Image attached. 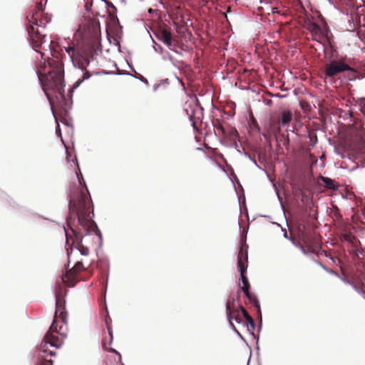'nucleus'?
I'll list each match as a JSON object with an SVG mask.
<instances>
[{
    "label": "nucleus",
    "mask_w": 365,
    "mask_h": 365,
    "mask_svg": "<svg viewBox=\"0 0 365 365\" xmlns=\"http://www.w3.org/2000/svg\"><path fill=\"white\" fill-rule=\"evenodd\" d=\"M78 178L79 184L81 186L83 184L85 187L75 189L70 195L67 226L75 235V239H71L72 245L75 246L82 255H88L89 249L81 243L82 235L77 230V226H81L86 232L96 230L99 235H101V233L91 215V213L93 215V210L91 211L93 205L88 190L83 176L81 175L80 178L78 175Z\"/></svg>",
    "instance_id": "f257e3e1"
},
{
    "label": "nucleus",
    "mask_w": 365,
    "mask_h": 365,
    "mask_svg": "<svg viewBox=\"0 0 365 365\" xmlns=\"http://www.w3.org/2000/svg\"><path fill=\"white\" fill-rule=\"evenodd\" d=\"M100 33L99 24L95 21H90L84 26L81 41L76 43H68V46L65 47L73 64L83 71L82 77L76 82V86L92 76L86 68L89 66L90 60L93 58L96 48L99 43Z\"/></svg>",
    "instance_id": "f03ea898"
},
{
    "label": "nucleus",
    "mask_w": 365,
    "mask_h": 365,
    "mask_svg": "<svg viewBox=\"0 0 365 365\" xmlns=\"http://www.w3.org/2000/svg\"><path fill=\"white\" fill-rule=\"evenodd\" d=\"M65 300L61 294L56 297V312L53 321L44 336L36 354V365H53L51 357L56 352L50 350L48 346L60 348L63 344L66 333L63 324L66 323Z\"/></svg>",
    "instance_id": "7ed1b4c3"
},
{
    "label": "nucleus",
    "mask_w": 365,
    "mask_h": 365,
    "mask_svg": "<svg viewBox=\"0 0 365 365\" xmlns=\"http://www.w3.org/2000/svg\"><path fill=\"white\" fill-rule=\"evenodd\" d=\"M51 52L52 58H48V66L45 62L40 64L37 74L45 95L53 104L55 100H65V84L63 61L56 51Z\"/></svg>",
    "instance_id": "20e7f679"
},
{
    "label": "nucleus",
    "mask_w": 365,
    "mask_h": 365,
    "mask_svg": "<svg viewBox=\"0 0 365 365\" xmlns=\"http://www.w3.org/2000/svg\"><path fill=\"white\" fill-rule=\"evenodd\" d=\"M51 16L44 13L41 2L37 3L32 13L27 16L28 25L26 27L29 41L32 48L41 54L44 58L45 53L39 51L45 42L46 35L43 34L40 29H44L51 21Z\"/></svg>",
    "instance_id": "39448f33"
},
{
    "label": "nucleus",
    "mask_w": 365,
    "mask_h": 365,
    "mask_svg": "<svg viewBox=\"0 0 365 365\" xmlns=\"http://www.w3.org/2000/svg\"><path fill=\"white\" fill-rule=\"evenodd\" d=\"M300 248L302 252L305 255L313 254L317 255L318 258L324 256L329 258L333 264L336 265L341 264L339 258L332 256L327 251L322 250L320 242L312 237H306L303 240V242L300 245Z\"/></svg>",
    "instance_id": "423d86ee"
},
{
    "label": "nucleus",
    "mask_w": 365,
    "mask_h": 365,
    "mask_svg": "<svg viewBox=\"0 0 365 365\" xmlns=\"http://www.w3.org/2000/svg\"><path fill=\"white\" fill-rule=\"evenodd\" d=\"M346 70H351V67L343 59H334L324 65V73L326 78L332 79Z\"/></svg>",
    "instance_id": "0eeeda50"
},
{
    "label": "nucleus",
    "mask_w": 365,
    "mask_h": 365,
    "mask_svg": "<svg viewBox=\"0 0 365 365\" xmlns=\"http://www.w3.org/2000/svg\"><path fill=\"white\" fill-rule=\"evenodd\" d=\"M247 250H244V248L242 247L237 256V267L240 272V279L243 284V286L241 287L242 292L247 291L250 289L248 279L245 276L247 268Z\"/></svg>",
    "instance_id": "6e6552de"
},
{
    "label": "nucleus",
    "mask_w": 365,
    "mask_h": 365,
    "mask_svg": "<svg viewBox=\"0 0 365 365\" xmlns=\"http://www.w3.org/2000/svg\"><path fill=\"white\" fill-rule=\"evenodd\" d=\"M307 29L311 33L313 40L321 43H323L325 40L329 41V30L327 26L322 28L317 23L310 21L307 24Z\"/></svg>",
    "instance_id": "1a4fd4ad"
},
{
    "label": "nucleus",
    "mask_w": 365,
    "mask_h": 365,
    "mask_svg": "<svg viewBox=\"0 0 365 365\" xmlns=\"http://www.w3.org/2000/svg\"><path fill=\"white\" fill-rule=\"evenodd\" d=\"M83 269V263L81 262H76L71 269L61 276L62 281L68 287H74L78 282V274Z\"/></svg>",
    "instance_id": "9d476101"
},
{
    "label": "nucleus",
    "mask_w": 365,
    "mask_h": 365,
    "mask_svg": "<svg viewBox=\"0 0 365 365\" xmlns=\"http://www.w3.org/2000/svg\"><path fill=\"white\" fill-rule=\"evenodd\" d=\"M105 322H106V327H107V329H108V332L109 334V343H107V339L106 337V338L103 339L102 346H103L104 349L108 350V351H109L110 352H113V353H115L120 358L121 356H120V353L118 352L114 349H112L111 347H110V346L111 345V343L113 341V331H112V327H111V319L109 317H106V319H105Z\"/></svg>",
    "instance_id": "9b49d317"
},
{
    "label": "nucleus",
    "mask_w": 365,
    "mask_h": 365,
    "mask_svg": "<svg viewBox=\"0 0 365 365\" xmlns=\"http://www.w3.org/2000/svg\"><path fill=\"white\" fill-rule=\"evenodd\" d=\"M158 38L168 47H171L173 46L172 34L170 29H168L166 27H162L159 29L158 33Z\"/></svg>",
    "instance_id": "f8f14e48"
},
{
    "label": "nucleus",
    "mask_w": 365,
    "mask_h": 365,
    "mask_svg": "<svg viewBox=\"0 0 365 365\" xmlns=\"http://www.w3.org/2000/svg\"><path fill=\"white\" fill-rule=\"evenodd\" d=\"M355 290L365 299V279H359L353 282Z\"/></svg>",
    "instance_id": "ddd939ff"
},
{
    "label": "nucleus",
    "mask_w": 365,
    "mask_h": 365,
    "mask_svg": "<svg viewBox=\"0 0 365 365\" xmlns=\"http://www.w3.org/2000/svg\"><path fill=\"white\" fill-rule=\"evenodd\" d=\"M292 119V113L289 110H285L282 112L281 115L279 118V124L282 126H286L289 125Z\"/></svg>",
    "instance_id": "4468645a"
},
{
    "label": "nucleus",
    "mask_w": 365,
    "mask_h": 365,
    "mask_svg": "<svg viewBox=\"0 0 365 365\" xmlns=\"http://www.w3.org/2000/svg\"><path fill=\"white\" fill-rule=\"evenodd\" d=\"M235 298L234 297H230L226 303V312L227 315L228 320L230 323V324L234 327L232 322V311L234 309L235 306Z\"/></svg>",
    "instance_id": "2eb2a0df"
},
{
    "label": "nucleus",
    "mask_w": 365,
    "mask_h": 365,
    "mask_svg": "<svg viewBox=\"0 0 365 365\" xmlns=\"http://www.w3.org/2000/svg\"><path fill=\"white\" fill-rule=\"evenodd\" d=\"M213 127H214V130H215V133L216 135H217L219 136H222V137L226 136L225 129L224 128L222 123L220 120H215L213 122Z\"/></svg>",
    "instance_id": "dca6fc26"
},
{
    "label": "nucleus",
    "mask_w": 365,
    "mask_h": 365,
    "mask_svg": "<svg viewBox=\"0 0 365 365\" xmlns=\"http://www.w3.org/2000/svg\"><path fill=\"white\" fill-rule=\"evenodd\" d=\"M243 292L245 293V296L248 299L249 302L256 307L258 312H260V307H259V302H258L256 296L254 294L251 293L250 292V289L247 291H245Z\"/></svg>",
    "instance_id": "f3484780"
},
{
    "label": "nucleus",
    "mask_w": 365,
    "mask_h": 365,
    "mask_svg": "<svg viewBox=\"0 0 365 365\" xmlns=\"http://www.w3.org/2000/svg\"><path fill=\"white\" fill-rule=\"evenodd\" d=\"M321 180L324 183V185L327 188L333 190L336 188L334 180H332L331 178L322 176Z\"/></svg>",
    "instance_id": "a211bd4d"
},
{
    "label": "nucleus",
    "mask_w": 365,
    "mask_h": 365,
    "mask_svg": "<svg viewBox=\"0 0 365 365\" xmlns=\"http://www.w3.org/2000/svg\"><path fill=\"white\" fill-rule=\"evenodd\" d=\"M341 238L349 243L354 244L356 242V239L354 235L351 232H344L341 235Z\"/></svg>",
    "instance_id": "6ab92c4d"
},
{
    "label": "nucleus",
    "mask_w": 365,
    "mask_h": 365,
    "mask_svg": "<svg viewBox=\"0 0 365 365\" xmlns=\"http://www.w3.org/2000/svg\"><path fill=\"white\" fill-rule=\"evenodd\" d=\"M245 322L247 323V330L250 332H253L255 329V323L252 317L251 316L248 317L245 319Z\"/></svg>",
    "instance_id": "aec40b11"
},
{
    "label": "nucleus",
    "mask_w": 365,
    "mask_h": 365,
    "mask_svg": "<svg viewBox=\"0 0 365 365\" xmlns=\"http://www.w3.org/2000/svg\"><path fill=\"white\" fill-rule=\"evenodd\" d=\"M346 71H349L347 78L349 81H354L358 78V71L355 68L351 67V70H346Z\"/></svg>",
    "instance_id": "412c9836"
},
{
    "label": "nucleus",
    "mask_w": 365,
    "mask_h": 365,
    "mask_svg": "<svg viewBox=\"0 0 365 365\" xmlns=\"http://www.w3.org/2000/svg\"><path fill=\"white\" fill-rule=\"evenodd\" d=\"M235 319L236 322L241 323L242 322V317L240 313V311L236 309L232 311V320Z\"/></svg>",
    "instance_id": "4be33fe9"
},
{
    "label": "nucleus",
    "mask_w": 365,
    "mask_h": 365,
    "mask_svg": "<svg viewBox=\"0 0 365 365\" xmlns=\"http://www.w3.org/2000/svg\"><path fill=\"white\" fill-rule=\"evenodd\" d=\"M314 261L317 264H318L319 266H321L324 269H325L326 271H327L328 272L331 273V274H336V275H337L336 272H335L333 269H328L325 265H324V264L321 262V261H320L319 259H314Z\"/></svg>",
    "instance_id": "5701e85b"
},
{
    "label": "nucleus",
    "mask_w": 365,
    "mask_h": 365,
    "mask_svg": "<svg viewBox=\"0 0 365 365\" xmlns=\"http://www.w3.org/2000/svg\"><path fill=\"white\" fill-rule=\"evenodd\" d=\"M359 106H360V110L363 113V115L365 118V98L362 99L361 101ZM362 127H363V129L364 130V133H365V123H363Z\"/></svg>",
    "instance_id": "b1692460"
},
{
    "label": "nucleus",
    "mask_w": 365,
    "mask_h": 365,
    "mask_svg": "<svg viewBox=\"0 0 365 365\" xmlns=\"http://www.w3.org/2000/svg\"><path fill=\"white\" fill-rule=\"evenodd\" d=\"M240 309L242 312V317L245 318V319H246L248 317L250 316L247 311L242 306H240Z\"/></svg>",
    "instance_id": "393cba45"
},
{
    "label": "nucleus",
    "mask_w": 365,
    "mask_h": 365,
    "mask_svg": "<svg viewBox=\"0 0 365 365\" xmlns=\"http://www.w3.org/2000/svg\"><path fill=\"white\" fill-rule=\"evenodd\" d=\"M110 6H111V10H108V12H109L110 16H111L112 17H114L115 13L116 12V8L112 4H110Z\"/></svg>",
    "instance_id": "a878e982"
},
{
    "label": "nucleus",
    "mask_w": 365,
    "mask_h": 365,
    "mask_svg": "<svg viewBox=\"0 0 365 365\" xmlns=\"http://www.w3.org/2000/svg\"><path fill=\"white\" fill-rule=\"evenodd\" d=\"M65 231H66V243L68 244L69 243V238H68V231L66 229H65Z\"/></svg>",
    "instance_id": "bb28decb"
},
{
    "label": "nucleus",
    "mask_w": 365,
    "mask_h": 365,
    "mask_svg": "<svg viewBox=\"0 0 365 365\" xmlns=\"http://www.w3.org/2000/svg\"><path fill=\"white\" fill-rule=\"evenodd\" d=\"M107 339V343H109V334L108 333V336H103V339L106 338Z\"/></svg>",
    "instance_id": "cd10ccee"
},
{
    "label": "nucleus",
    "mask_w": 365,
    "mask_h": 365,
    "mask_svg": "<svg viewBox=\"0 0 365 365\" xmlns=\"http://www.w3.org/2000/svg\"><path fill=\"white\" fill-rule=\"evenodd\" d=\"M232 133L233 135H235V134L237 133V130H232Z\"/></svg>",
    "instance_id": "c85d7f7f"
},
{
    "label": "nucleus",
    "mask_w": 365,
    "mask_h": 365,
    "mask_svg": "<svg viewBox=\"0 0 365 365\" xmlns=\"http://www.w3.org/2000/svg\"><path fill=\"white\" fill-rule=\"evenodd\" d=\"M52 43H53V42H52V41H51L50 45H48V47H49L51 49V44H52Z\"/></svg>",
    "instance_id": "c756f323"
}]
</instances>
